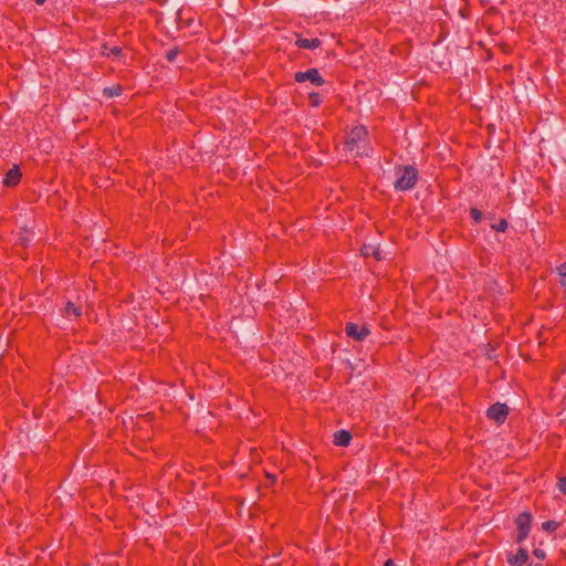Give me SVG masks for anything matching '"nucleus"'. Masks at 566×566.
<instances>
[{
  "mask_svg": "<svg viewBox=\"0 0 566 566\" xmlns=\"http://www.w3.org/2000/svg\"><path fill=\"white\" fill-rule=\"evenodd\" d=\"M470 217L474 223H480L483 219V213L480 209L472 207L470 208Z\"/></svg>",
  "mask_w": 566,
  "mask_h": 566,
  "instance_id": "17",
  "label": "nucleus"
},
{
  "mask_svg": "<svg viewBox=\"0 0 566 566\" xmlns=\"http://www.w3.org/2000/svg\"><path fill=\"white\" fill-rule=\"evenodd\" d=\"M345 333L349 338L363 342L370 334V329L367 325L358 326L356 323L348 322L345 326Z\"/></svg>",
  "mask_w": 566,
  "mask_h": 566,
  "instance_id": "6",
  "label": "nucleus"
},
{
  "mask_svg": "<svg viewBox=\"0 0 566 566\" xmlns=\"http://www.w3.org/2000/svg\"><path fill=\"white\" fill-rule=\"evenodd\" d=\"M528 552L523 547H520L515 554H506V563L511 566H525L528 563Z\"/></svg>",
  "mask_w": 566,
  "mask_h": 566,
  "instance_id": "7",
  "label": "nucleus"
},
{
  "mask_svg": "<svg viewBox=\"0 0 566 566\" xmlns=\"http://www.w3.org/2000/svg\"><path fill=\"white\" fill-rule=\"evenodd\" d=\"M294 81L297 83H304L310 81L315 86H323L325 84L324 77L319 71L315 67H311L306 71H298L294 74Z\"/></svg>",
  "mask_w": 566,
  "mask_h": 566,
  "instance_id": "4",
  "label": "nucleus"
},
{
  "mask_svg": "<svg viewBox=\"0 0 566 566\" xmlns=\"http://www.w3.org/2000/svg\"><path fill=\"white\" fill-rule=\"evenodd\" d=\"M528 566H543V564L541 562H537V563H530Z\"/></svg>",
  "mask_w": 566,
  "mask_h": 566,
  "instance_id": "26",
  "label": "nucleus"
},
{
  "mask_svg": "<svg viewBox=\"0 0 566 566\" xmlns=\"http://www.w3.org/2000/svg\"><path fill=\"white\" fill-rule=\"evenodd\" d=\"M71 315L74 317H80L82 315V308L76 306L73 302L69 301L64 306L63 316L70 317Z\"/></svg>",
  "mask_w": 566,
  "mask_h": 566,
  "instance_id": "11",
  "label": "nucleus"
},
{
  "mask_svg": "<svg viewBox=\"0 0 566 566\" xmlns=\"http://www.w3.org/2000/svg\"><path fill=\"white\" fill-rule=\"evenodd\" d=\"M373 255L376 260H381V255H380V251L379 249H375L374 252H373Z\"/></svg>",
  "mask_w": 566,
  "mask_h": 566,
  "instance_id": "23",
  "label": "nucleus"
},
{
  "mask_svg": "<svg viewBox=\"0 0 566 566\" xmlns=\"http://www.w3.org/2000/svg\"><path fill=\"white\" fill-rule=\"evenodd\" d=\"M266 478H268V479H270L272 482H274V481H275V475H273V474H269V473H268V474H266Z\"/></svg>",
  "mask_w": 566,
  "mask_h": 566,
  "instance_id": "25",
  "label": "nucleus"
},
{
  "mask_svg": "<svg viewBox=\"0 0 566 566\" xmlns=\"http://www.w3.org/2000/svg\"><path fill=\"white\" fill-rule=\"evenodd\" d=\"M368 130L364 125L354 126L344 139V150L355 153L356 156H363L365 154L361 150L368 143Z\"/></svg>",
  "mask_w": 566,
  "mask_h": 566,
  "instance_id": "1",
  "label": "nucleus"
},
{
  "mask_svg": "<svg viewBox=\"0 0 566 566\" xmlns=\"http://www.w3.org/2000/svg\"><path fill=\"white\" fill-rule=\"evenodd\" d=\"M46 0H34V2L38 4V6H42L44 4Z\"/></svg>",
  "mask_w": 566,
  "mask_h": 566,
  "instance_id": "27",
  "label": "nucleus"
},
{
  "mask_svg": "<svg viewBox=\"0 0 566 566\" xmlns=\"http://www.w3.org/2000/svg\"><path fill=\"white\" fill-rule=\"evenodd\" d=\"M533 523V515L528 511H524L520 513L515 520L514 524L516 526V535H515V543L521 544L523 543L530 535L531 528Z\"/></svg>",
  "mask_w": 566,
  "mask_h": 566,
  "instance_id": "3",
  "label": "nucleus"
},
{
  "mask_svg": "<svg viewBox=\"0 0 566 566\" xmlns=\"http://www.w3.org/2000/svg\"><path fill=\"white\" fill-rule=\"evenodd\" d=\"M556 270L559 275V284L562 285L566 293V262L558 265Z\"/></svg>",
  "mask_w": 566,
  "mask_h": 566,
  "instance_id": "15",
  "label": "nucleus"
},
{
  "mask_svg": "<svg viewBox=\"0 0 566 566\" xmlns=\"http://www.w3.org/2000/svg\"><path fill=\"white\" fill-rule=\"evenodd\" d=\"M295 45L304 50H315L322 45V41L318 38L306 39L296 34Z\"/></svg>",
  "mask_w": 566,
  "mask_h": 566,
  "instance_id": "9",
  "label": "nucleus"
},
{
  "mask_svg": "<svg viewBox=\"0 0 566 566\" xmlns=\"http://www.w3.org/2000/svg\"><path fill=\"white\" fill-rule=\"evenodd\" d=\"M556 486L562 494L566 495V476L558 478Z\"/></svg>",
  "mask_w": 566,
  "mask_h": 566,
  "instance_id": "19",
  "label": "nucleus"
},
{
  "mask_svg": "<svg viewBox=\"0 0 566 566\" xmlns=\"http://www.w3.org/2000/svg\"><path fill=\"white\" fill-rule=\"evenodd\" d=\"M102 55H103V56H109V49L107 48V45H106V44H104V45L102 46Z\"/></svg>",
  "mask_w": 566,
  "mask_h": 566,
  "instance_id": "22",
  "label": "nucleus"
},
{
  "mask_svg": "<svg viewBox=\"0 0 566 566\" xmlns=\"http://www.w3.org/2000/svg\"><path fill=\"white\" fill-rule=\"evenodd\" d=\"M396 175L398 176L395 188L400 191L412 189L418 180V170L413 166L398 167Z\"/></svg>",
  "mask_w": 566,
  "mask_h": 566,
  "instance_id": "2",
  "label": "nucleus"
},
{
  "mask_svg": "<svg viewBox=\"0 0 566 566\" xmlns=\"http://www.w3.org/2000/svg\"><path fill=\"white\" fill-rule=\"evenodd\" d=\"M308 102L312 107H318L323 103L322 95L318 92H311L308 94Z\"/></svg>",
  "mask_w": 566,
  "mask_h": 566,
  "instance_id": "14",
  "label": "nucleus"
},
{
  "mask_svg": "<svg viewBox=\"0 0 566 566\" xmlns=\"http://www.w3.org/2000/svg\"><path fill=\"white\" fill-rule=\"evenodd\" d=\"M533 556L537 558L539 562L544 560L546 558V553L542 548H534L533 549Z\"/></svg>",
  "mask_w": 566,
  "mask_h": 566,
  "instance_id": "20",
  "label": "nucleus"
},
{
  "mask_svg": "<svg viewBox=\"0 0 566 566\" xmlns=\"http://www.w3.org/2000/svg\"><path fill=\"white\" fill-rule=\"evenodd\" d=\"M384 566H395V562L391 558H389L385 560Z\"/></svg>",
  "mask_w": 566,
  "mask_h": 566,
  "instance_id": "24",
  "label": "nucleus"
},
{
  "mask_svg": "<svg viewBox=\"0 0 566 566\" xmlns=\"http://www.w3.org/2000/svg\"><path fill=\"white\" fill-rule=\"evenodd\" d=\"M22 178L21 169L18 165H13L12 168H10L7 174L4 175V178L2 180L3 186L8 188H12L19 185Z\"/></svg>",
  "mask_w": 566,
  "mask_h": 566,
  "instance_id": "8",
  "label": "nucleus"
},
{
  "mask_svg": "<svg viewBox=\"0 0 566 566\" xmlns=\"http://www.w3.org/2000/svg\"><path fill=\"white\" fill-rule=\"evenodd\" d=\"M491 228L496 232H505L509 228V222L506 219L502 218L497 223L492 224Z\"/></svg>",
  "mask_w": 566,
  "mask_h": 566,
  "instance_id": "16",
  "label": "nucleus"
},
{
  "mask_svg": "<svg viewBox=\"0 0 566 566\" xmlns=\"http://www.w3.org/2000/svg\"><path fill=\"white\" fill-rule=\"evenodd\" d=\"M113 54L117 57H123L124 56V52H123V49L119 48V46H113L109 49V55Z\"/></svg>",
  "mask_w": 566,
  "mask_h": 566,
  "instance_id": "21",
  "label": "nucleus"
},
{
  "mask_svg": "<svg viewBox=\"0 0 566 566\" xmlns=\"http://www.w3.org/2000/svg\"><path fill=\"white\" fill-rule=\"evenodd\" d=\"M178 54H179V49L177 46H175V48L170 49L169 51H167L166 59L168 62H175Z\"/></svg>",
  "mask_w": 566,
  "mask_h": 566,
  "instance_id": "18",
  "label": "nucleus"
},
{
  "mask_svg": "<svg viewBox=\"0 0 566 566\" xmlns=\"http://www.w3.org/2000/svg\"><path fill=\"white\" fill-rule=\"evenodd\" d=\"M124 92V87L120 84H115L109 87L103 88V95L107 98L120 96Z\"/></svg>",
  "mask_w": 566,
  "mask_h": 566,
  "instance_id": "12",
  "label": "nucleus"
},
{
  "mask_svg": "<svg viewBox=\"0 0 566 566\" xmlns=\"http://www.w3.org/2000/svg\"><path fill=\"white\" fill-rule=\"evenodd\" d=\"M352 440V434L347 430H337L334 433V444L338 447H347Z\"/></svg>",
  "mask_w": 566,
  "mask_h": 566,
  "instance_id": "10",
  "label": "nucleus"
},
{
  "mask_svg": "<svg viewBox=\"0 0 566 566\" xmlns=\"http://www.w3.org/2000/svg\"><path fill=\"white\" fill-rule=\"evenodd\" d=\"M510 409L505 403L495 402L486 409V417L499 426L503 424L509 416Z\"/></svg>",
  "mask_w": 566,
  "mask_h": 566,
  "instance_id": "5",
  "label": "nucleus"
},
{
  "mask_svg": "<svg viewBox=\"0 0 566 566\" xmlns=\"http://www.w3.org/2000/svg\"><path fill=\"white\" fill-rule=\"evenodd\" d=\"M560 526L559 522L548 520L542 523V528L547 533H554Z\"/></svg>",
  "mask_w": 566,
  "mask_h": 566,
  "instance_id": "13",
  "label": "nucleus"
}]
</instances>
